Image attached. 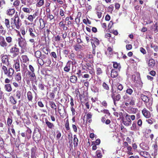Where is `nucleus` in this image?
Wrapping results in <instances>:
<instances>
[{
	"instance_id": "obj_1",
	"label": "nucleus",
	"mask_w": 158,
	"mask_h": 158,
	"mask_svg": "<svg viewBox=\"0 0 158 158\" xmlns=\"http://www.w3.org/2000/svg\"><path fill=\"white\" fill-rule=\"evenodd\" d=\"M19 19L18 15H15L14 16V19L12 18L10 25V30L15 29V28L19 29L20 28Z\"/></svg>"
},
{
	"instance_id": "obj_2",
	"label": "nucleus",
	"mask_w": 158,
	"mask_h": 158,
	"mask_svg": "<svg viewBox=\"0 0 158 158\" xmlns=\"http://www.w3.org/2000/svg\"><path fill=\"white\" fill-rule=\"evenodd\" d=\"M19 49L15 46L12 47L10 49V53L13 57L16 56L19 53Z\"/></svg>"
},
{
	"instance_id": "obj_3",
	"label": "nucleus",
	"mask_w": 158,
	"mask_h": 158,
	"mask_svg": "<svg viewBox=\"0 0 158 158\" xmlns=\"http://www.w3.org/2000/svg\"><path fill=\"white\" fill-rule=\"evenodd\" d=\"M0 46L5 49L8 46L4 38L2 36H0Z\"/></svg>"
},
{
	"instance_id": "obj_4",
	"label": "nucleus",
	"mask_w": 158,
	"mask_h": 158,
	"mask_svg": "<svg viewBox=\"0 0 158 158\" xmlns=\"http://www.w3.org/2000/svg\"><path fill=\"white\" fill-rule=\"evenodd\" d=\"M19 46L21 48H24L26 45L25 40L23 38L21 37L18 39Z\"/></svg>"
},
{
	"instance_id": "obj_5",
	"label": "nucleus",
	"mask_w": 158,
	"mask_h": 158,
	"mask_svg": "<svg viewBox=\"0 0 158 158\" xmlns=\"http://www.w3.org/2000/svg\"><path fill=\"white\" fill-rule=\"evenodd\" d=\"M14 70L12 68H10L7 70V73L6 75L9 78H11L13 77Z\"/></svg>"
},
{
	"instance_id": "obj_6",
	"label": "nucleus",
	"mask_w": 158,
	"mask_h": 158,
	"mask_svg": "<svg viewBox=\"0 0 158 158\" xmlns=\"http://www.w3.org/2000/svg\"><path fill=\"white\" fill-rule=\"evenodd\" d=\"M15 10L14 8H9L6 10V13L10 16H12L15 14Z\"/></svg>"
},
{
	"instance_id": "obj_7",
	"label": "nucleus",
	"mask_w": 158,
	"mask_h": 158,
	"mask_svg": "<svg viewBox=\"0 0 158 158\" xmlns=\"http://www.w3.org/2000/svg\"><path fill=\"white\" fill-rule=\"evenodd\" d=\"M13 67L14 68L16 72H19L20 71V63L19 60H17L14 63Z\"/></svg>"
},
{
	"instance_id": "obj_8",
	"label": "nucleus",
	"mask_w": 158,
	"mask_h": 158,
	"mask_svg": "<svg viewBox=\"0 0 158 158\" xmlns=\"http://www.w3.org/2000/svg\"><path fill=\"white\" fill-rule=\"evenodd\" d=\"M142 113L143 116L146 118H148L151 116L150 112L147 110L146 108H144L142 110Z\"/></svg>"
},
{
	"instance_id": "obj_9",
	"label": "nucleus",
	"mask_w": 158,
	"mask_h": 158,
	"mask_svg": "<svg viewBox=\"0 0 158 158\" xmlns=\"http://www.w3.org/2000/svg\"><path fill=\"white\" fill-rule=\"evenodd\" d=\"M2 62L4 64H8V59L7 56L6 55H3L1 58Z\"/></svg>"
},
{
	"instance_id": "obj_10",
	"label": "nucleus",
	"mask_w": 158,
	"mask_h": 158,
	"mask_svg": "<svg viewBox=\"0 0 158 158\" xmlns=\"http://www.w3.org/2000/svg\"><path fill=\"white\" fill-rule=\"evenodd\" d=\"M138 152L141 156L146 158H150L149 154L147 152L139 151Z\"/></svg>"
},
{
	"instance_id": "obj_11",
	"label": "nucleus",
	"mask_w": 158,
	"mask_h": 158,
	"mask_svg": "<svg viewBox=\"0 0 158 158\" xmlns=\"http://www.w3.org/2000/svg\"><path fill=\"white\" fill-rule=\"evenodd\" d=\"M86 117V121L89 123H91L92 122V114L91 112H89L85 114Z\"/></svg>"
},
{
	"instance_id": "obj_12",
	"label": "nucleus",
	"mask_w": 158,
	"mask_h": 158,
	"mask_svg": "<svg viewBox=\"0 0 158 158\" xmlns=\"http://www.w3.org/2000/svg\"><path fill=\"white\" fill-rule=\"evenodd\" d=\"M140 97L142 100L146 103H148L149 101L150 98L147 96L142 94Z\"/></svg>"
},
{
	"instance_id": "obj_13",
	"label": "nucleus",
	"mask_w": 158,
	"mask_h": 158,
	"mask_svg": "<svg viewBox=\"0 0 158 158\" xmlns=\"http://www.w3.org/2000/svg\"><path fill=\"white\" fill-rule=\"evenodd\" d=\"M136 99L133 97H130L129 98L128 102H129L130 105L133 106L135 105Z\"/></svg>"
},
{
	"instance_id": "obj_14",
	"label": "nucleus",
	"mask_w": 158,
	"mask_h": 158,
	"mask_svg": "<svg viewBox=\"0 0 158 158\" xmlns=\"http://www.w3.org/2000/svg\"><path fill=\"white\" fill-rule=\"evenodd\" d=\"M155 64V60L152 59H150L148 62V66L150 68H153Z\"/></svg>"
},
{
	"instance_id": "obj_15",
	"label": "nucleus",
	"mask_w": 158,
	"mask_h": 158,
	"mask_svg": "<svg viewBox=\"0 0 158 158\" xmlns=\"http://www.w3.org/2000/svg\"><path fill=\"white\" fill-rule=\"evenodd\" d=\"M44 0H37L36 4V7H40L44 5Z\"/></svg>"
},
{
	"instance_id": "obj_16",
	"label": "nucleus",
	"mask_w": 158,
	"mask_h": 158,
	"mask_svg": "<svg viewBox=\"0 0 158 158\" xmlns=\"http://www.w3.org/2000/svg\"><path fill=\"white\" fill-rule=\"evenodd\" d=\"M71 63L69 61L66 64L64 68V71L66 72H69L70 69Z\"/></svg>"
},
{
	"instance_id": "obj_17",
	"label": "nucleus",
	"mask_w": 158,
	"mask_h": 158,
	"mask_svg": "<svg viewBox=\"0 0 158 158\" xmlns=\"http://www.w3.org/2000/svg\"><path fill=\"white\" fill-rule=\"evenodd\" d=\"M34 30L35 31V29L33 30L32 28L30 27H28V32L29 33L30 36L32 38H34L36 37L34 33Z\"/></svg>"
},
{
	"instance_id": "obj_18",
	"label": "nucleus",
	"mask_w": 158,
	"mask_h": 158,
	"mask_svg": "<svg viewBox=\"0 0 158 158\" xmlns=\"http://www.w3.org/2000/svg\"><path fill=\"white\" fill-rule=\"evenodd\" d=\"M5 90L8 92H10L12 90L11 85L10 84H7L4 85Z\"/></svg>"
},
{
	"instance_id": "obj_19",
	"label": "nucleus",
	"mask_w": 158,
	"mask_h": 158,
	"mask_svg": "<svg viewBox=\"0 0 158 158\" xmlns=\"http://www.w3.org/2000/svg\"><path fill=\"white\" fill-rule=\"evenodd\" d=\"M127 150L126 152L129 155H132L133 152L132 150V148L130 146L126 148Z\"/></svg>"
},
{
	"instance_id": "obj_20",
	"label": "nucleus",
	"mask_w": 158,
	"mask_h": 158,
	"mask_svg": "<svg viewBox=\"0 0 158 158\" xmlns=\"http://www.w3.org/2000/svg\"><path fill=\"white\" fill-rule=\"evenodd\" d=\"M36 148L35 147L31 148V157L34 158L35 157V153L36 152Z\"/></svg>"
},
{
	"instance_id": "obj_21",
	"label": "nucleus",
	"mask_w": 158,
	"mask_h": 158,
	"mask_svg": "<svg viewBox=\"0 0 158 158\" xmlns=\"http://www.w3.org/2000/svg\"><path fill=\"white\" fill-rule=\"evenodd\" d=\"M118 75V72L114 69H112L111 72V76L112 77L115 78Z\"/></svg>"
},
{
	"instance_id": "obj_22",
	"label": "nucleus",
	"mask_w": 158,
	"mask_h": 158,
	"mask_svg": "<svg viewBox=\"0 0 158 158\" xmlns=\"http://www.w3.org/2000/svg\"><path fill=\"white\" fill-rule=\"evenodd\" d=\"M45 123L48 127L51 129L53 128L54 127V125L52 123L50 122L48 120H45Z\"/></svg>"
},
{
	"instance_id": "obj_23",
	"label": "nucleus",
	"mask_w": 158,
	"mask_h": 158,
	"mask_svg": "<svg viewBox=\"0 0 158 158\" xmlns=\"http://www.w3.org/2000/svg\"><path fill=\"white\" fill-rule=\"evenodd\" d=\"M73 141L74 147H77L78 145V140L77 138V135H73Z\"/></svg>"
},
{
	"instance_id": "obj_24",
	"label": "nucleus",
	"mask_w": 158,
	"mask_h": 158,
	"mask_svg": "<svg viewBox=\"0 0 158 158\" xmlns=\"http://www.w3.org/2000/svg\"><path fill=\"white\" fill-rule=\"evenodd\" d=\"M26 135L27 138L28 139H30L31 137V130L29 128L27 127V129L26 130Z\"/></svg>"
},
{
	"instance_id": "obj_25",
	"label": "nucleus",
	"mask_w": 158,
	"mask_h": 158,
	"mask_svg": "<svg viewBox=\"0 0 158 158\" xmlns=\"http://www.w3.org/2000/svg\"><path fill=\"white\" fill-rule=\"evenodd\" d=\"M70 80L71 82L74 83H75L77 81V77L75 76H72L70 77Z\"/></svg>"
},
{
	"instance_id": "obj_26",
	"label": "nucleus",
	"mask_w": 158,
	"mask_h": 158,
	"mask_svg": "<svg viewBox=\"0 0 158 158\" xmlns=\"http://www.w3.org/2000/svg\"><path fill=\"white\" fill-rule=\"evenodd\" d=\"M27 96L28 101L31 102L33 98V96L31 92L30 91L28 92L27 93Z\"/></svg>"
},
{
	"instance_id": "obj_27",
	"label": "nucleus",
	"mask_w": 158,
	"mask_h": 158,
	"mask_svg": "<svg viewBox=\"0 0 158 158\" xmlns=\"http://www.w3.org/2000/svg\"><path fill=\"white\" fill-rule=\"evenodd\" d=\"M20 3V2L19 0H15L13 3V6L15 8H18L19 6Z\"/></svg>"
},
{
	"instance_id": "obj_28",
	"label": "nucleus",
	"mask_w": 158,
	"mask_h": 158,
	"mask_svg": "<svg viewBox=\"0 0 158 158\" xmlns=\"http://www.w3.org/2000/svg\"><path fill=\"white\" fill-rule=\"evenodd\" d=\"M15 79L16 81L19 82L21 81V76L20 73H17L15 76Z\"/></svg>"
},
{
	"instance_id": "obj_29",
	"label": "nucleus",
	"mask_w": 158,
	"mask_h": 158,
	"mask_svg": "<svg viewBox=\"0 0 158 158\" xmlns=\"http://www.w3.org/2000/svg\"><path fill=\"white\" fill-rule=\"evenodd\" d=\"M21 61L23 63H26L29 61V59L26 55H22L21 56Z\"/></svg>"
},
{
	"instance_id": "obj_30",
	"label": "nucleus",
	"mask_w": 158,
	"mask_h": 158,
	"mask_svg": "<svg viewBox=\"0 0 158 158\" xmlns=\"http://www.w3.org/2000/svg\"><path fill=\"white\" fill-rule=\"evenodd\" d=\"M6 42L7 44H10L12 42V38L10 36H6Z\"/></svg>"
},
{
	"instance_id": "obj_31",
	"label": "nucleus",
	"mask_w": 158,
	"mask_h": 158,
	"mask_svg": "<svg viewBox=\"0 0 158 158\" xmlns=\"http://www.w3.org/2000/svg\"><path fill=\"white\" fill-rule=\"evenodd\" d=\"M4 23L7 28L10 29V21L8 19H6L5 20Z\"/></svg>"
},
{
	"instance_id": "obj_32",
	"label": "nucleus",
	"mask_w": 158,
	"mask_h": 158,
	"mask_svg": "<svg viewBox=\"0 0 158 158\" xmlns=\"http://www.w3.org/2000/svg\"><path fill=\"white\" fill-rule=\"evenodd\" d=\"M123 124L126 126L128 127L131 126V122L130 121H125V120H123Z\"/></svg>"
},
{
	"instance_id": "obj_33",
	"label": "nucleus",
	"mask_w": 158,
	"mask_h": 158,
	"mask_svg": "<svg viewBox=\"0 0 158 158\" xmlns=\"http://www.w3.org/2000/svg\"><path fill=\"white\" fill-rule=\"evenodd\" d=\"M112 98H113V100H116L118 101L121 98V96L119 94L117 95L115 97H114L113 95L111 96Z\"/></svg>"
},
{
	"instance_id": "obj_34",
	"label": "nucleus",
	"mask_w": 158,
	"mask_h": 158,
	"mask_svg": "<svg viewBox=\"0 0 158 158\" xmlns=\"http://www.w3.org/2000/svg\"><path fill=\"white\" fill-rule=\"evenodd\" d=\"M130 128L131 130L132 131H135L137 129L136 125L135 122H133L132 126H131L130 127Z\"/></svg>"
},
{
	"instance_id": "obj_35",
	"label": "nucleus",
	"mask_w": 158,
	"mask_h": 158,
	"mask_svg": "<svg viewBox=\"0 0 158 158\" xmlns=\"http://www.w3.org/2000/svg\"><path fill=\"white\" fill-rule=\"evenodd\" d=\"M113 67L114 68L119 69L120 68V65L119 64L116 62H114L113 64Z\"/></svg>"
},
{
	"instance_id": "obj_36",
	"label": "nucleus",
	"mask_w": 158,
	"mask_h": 158,
	"mask_svg": "<svg viewBox=\"0 0 158 158\" xmlns=\"http://www.w3.org/2000/svg\"><path fill=\"white\" fill-rule=\"evenodd\" d=\"M124 115L125 117V119L126 121L129 122L130 121L131 122V120L129 115L128 114L126 113L124 114Z\"/></svg>"
},
{
	"instance_id": "obj_37",
	"label": "nucleus",
	"mask_w": 158,
	"mask_h": 158,
	"mask_svg": "<svg viewBox=\"0 0 158 158\" xmlns=\"http://www.w3.org/2000/svg\"><path fill=\"white\" fill-rule=\"evenodd\" d=\"M65 127L66 130L67 131H69L70 130V127H69V123L68 119L66 120L65 123Z\"/></svg>"
},
{
	"instance_id": "obj_38",
	"label": "nucleus",
	"mask_w": 158,
	"mask_h": 158,
	"mask_svg": "<svg viewBox=\"0 0 158 158\" xmlns=\"http://www.w3.org/2000/svg\"><path fill=\"white\" fill-rule=\"evenodd\" d=\"M10 102L13 104H15L16 103V101L15 99L14 98L13 96H10L9 98Z\"/></svg>"
},
{
	"instance_id": "obj_39",
	"label": "nucleus",
	"mask_w": 158,
	"mask_h": 158,
	"mask_svg": "<svg viewBox=\"0 0 158 158\" xmlns=\"http://www.w3.org/2000/svg\"><path fill=\"white\" fill-rule=\"evenodd\" d=\"M130 112L131 113L135 114L138 111V109L136 108H131L130 109Z\"/></svg>"
},
{
	"instance_id": "obj_40",
	"label": "nucleus",
	"mask_w": 158,
	"mask_h": 158,
	"mask_svg": "<svg viewBox=\"0 0 158 158\" xmlns=\"http://www.w3.org/2000/svg\"><path fill=\"white\" fill-rule=\"evenodd\" d=\"M49 104L51 107L55 110L56 109V105L55 104L54 102L52 101L50 102H49Z\"/></svg>"
},
{
	"instance_id": "obj_41",
	"label": "nucleus",
	"mask_w": 158,
	"mask_h": 158,
	"mask_svg": "<svg viewBox=\"0 0 158 158\" xmlns=\"http://www.w3.org/2000/svg\"><path fill=\"white\" fill-rule=\"evenodd\" d=\"M2 70L4 74L6 75V74L7 73L8 70L7 67L4 65H3L2 67Z\"/></svg>"
},
{
	"instance_id": "obj_42",
	"label": "nucleus",
	"mask_w": 158,
	"mask_h": 158,
	"mask_svg": "<svg viewBox=\"0 0 158 158\" xmlns=\"http://www.w3.org/2000/svg\"><path fill=\"white\" fill-rule=\"evenodd\" d=\"M87 69L89 70V72L90 74H93L94 73V69L91 66H90V67H88Z\"/></svg>"
},
{
	"instance_id": "obj_43",
	"label": "nucleus",
	"mask_w": 158,
	"mask_h": 158,
	"mask_svg": "<svg viewBox=\"0 0 158 158\" xmlns=\"http://www.w3.org/2000/svg\"><path fill=\"white\" fill-rule=\"evenodd\" d=\"M41 55V52L39 51H36L35 53V55L36 57L39 58H40Z\"/></svg>"
},
{
	"instance_id": "obj_44",
	"label": "nucleus",
	"mask_w": 158,
	"mask_h": 158,
	"mask_svg": "<svg viewBox=\"0 0 158 158\" xmlns=\"http://www.w3.org/2000/svg\"><path fill=\"white\" fill-rule=\"evenodd\" d=\"M6 4L5 0H0V7L3 8V6Z\"/></svg>"
},
{
	"instance_id": "obj_45",
	"label": "nucleus",
	"mask_w": 158,
	"mask_h": 158,
	"mask_svg": "<svg viewBox=\"0 0 158 158\" xmlns=\"http://www.w3.org/2000/svg\"><path fill=\"white\" fill-rule=\"evenodd\" d=\"M98 88L95 86H93L91 88L92 91L95 93L98 92Z\"/></svg>"
},
{
	"instance_id": "obj_46",
	"label": "nucleus",
	"mask_w": 158,
	"mask_h": 158,
	"mask_svg": "<svg viewBox=\"0 0 158 158\" xmlns=\"http://www.w3.org/2000/svg\"><path fill=\"white\" fill-rule=\"evenodd\" d=\"M47 18L49 19L50 20H52L54 18V16L52 15L50 13L47 14Z\"/></svg>"
},
{
	"instance_id": "obj_47",
	"label": "nucleus",
	"mask_w": 158,
	"mask_h": 158,
	"mask_svg": "<svg viewBox=\"0 0 158 158\" xmlns=\"http://www.w3.org/2000/svg\"><path fill=\"white\" fill-rule=\"evenodd\" d=\"M29 74L31 78H32L33 79H35L36 78L35 74L34 72H29Z\"/></svg>"
},
{
	"instance_id": "obj_48",
	"label": "nucleus",
	"mask_w": 158,
	"mask_h": 158,
	"mask_svg": "<svg viewBox=\"0 0 158 158\" xmlns=\"http://www.w3.org/2000/svg\"><path fill=\"white\" fill-rule=\"evenodd\" d=\"M22 10L25 12L29 13L30 12V9L28 8L23 7Z\"/></svg>"
},
{
	"instance_id": "obj_49",
	"label": "nucleus",
	"mask_w": 158,
	"mask_h": 158,
	"mask_svg": "<svg viewBox=\"0 0 158 158\" xmlns=\"http://www.w3.org/2000/svg\"><path fill=\"white\" fill-rule=\"evenodd\" d=\"M96 154L97 158H101L102 155L101 152L99 151H97L96 152Z\"/></svg>"
},
{
	"instance_id": "obj_50",
	"label": "nucleus",
	"mask_w": 158,
	"mask_h": 158,
	"mask_svg": "<svg viewBox=\"0 0 158 158\" xmlns=\"http://www.w3.org/2000/svg\"><path fill=\"white\" fill-rule=\"evenodd\" d=\"M38 63L41 65H43L45 62H44V61L41 58L39 59L38 60Z\"/></svg>"
},
{
	"instance_id": "obj_51",
	"label": "nucleus",
	"mask_w": 158,
	"mask_h": 158,
	"mask_svg": "<svg viewBox=\"0 0 158 158\" xmlns=\"http://www.w3.org/2000/svg\"><path fill=\"white\" fill-rule=\"evenodd\" d=\"M16 97L18 99H20L21 96V93L19 91H17L16 92Z\"/></svg>"
},
{
	"instance_id": "obj_52",
	"label": "nucleus",
	"mask_w": 158,
	"mask_h": 158,
	"mask_svg": "<svg viewBox=\"0 0 158 158\" xmlns=\"http://www.w3.org/2000/svg\"><path fill=\"white\" fill-rule=\"evenodd\" d=\"M133 92V90L130 88L127 89L126 90V93L130 95Z\"/></svg>"
},
{
	"instance_id": "obj_53",
	"label": "nucleus",
	"mask_w": 158,
	"mask_h": 158,
	"mask_svg": "<svg viewBox=\"0 0 158 158\" xmlns=\"http://www.w3.org/2000/svg\"><path fill=\"white\" fill-rule=\"evenodd\" d=\"M102 86L103 88L106 90H108L109 89V87L108 85L104 82L103 83Z\"/></svg>"
},
{
	"instance_id": "obj_54",
	"label": "nucleus",
	"mask_w": 158,
	"mask_h": 158,
	"mask_svg": "<svg viewBox=\"0 0 158 158\" xmlns=\"http://www.w3.org/2000/svg\"><path fill=\"white\" fill-rule=\"evenodd\" d=\"M70 109L71 111L72 112V115L73 116H74L75 114L76 113H77V112H76L75 109L74 108L73 106H71L70 107Z\"/></svg>"
},
{
	"instance_id": "obj_55",
	"label": "nucleus",
	"mask_w": 158,
	"mask_h": 158,
	"mask_svg": "<svg viewBox=\"0 0 158 158\" xmlns=\"http://www.w3.org/2000/svg\"><path fill=\"white\" fill-rule=\"evenodd\" d=\"M97 74L98 75H100L101 74L102 72V71L101 69L99 68H97L96 69Z\"/></svg>"
},
{
	"instance_id": "obj_56",
	"label": "nucleus",
	"mask_w": 158,
	"mask_h": 158,
	"mask_svg": "<svg viewBox=\"0 0 158 158\" xmlns=\"http://www.w3.org/2000/svg\"><path fill=\"white\" fill-rule=\"evenodd\" d=\"M86 9L88 11L91 10L92 7L90 5L88 4H87L86 5Z\"/></svg>"
},
{
	"instance_id": "obj_57",
	"label": "nucleus",
	"mask_w": 158,
	"mask_h": 158,
	"mask_svg": "<svg viewBox=\"0 0 158 158\" xmlns=\"http://www.w3.org/2000/svg\"><path fill=\"white\" fill-rule=\"evenodd\" d=\"M12 119H10V118H8L7 121V123L8 126H10L11 125V124L12 123Z\"/></svg>"
},
{
	"instance_id": "obj_58",
	"label": "nucleus",
	"mask_w": 158,
	"mask_h": 158,
	"mask_svg": "<svg viewBox=\"0 0 158 158\" xmlns=\"http://www.w3.org/2000/svg\"><path fill=\"white\" fill-rule=\"evenodd\" d=\"M57 135L56 136V138L57 139H59L61 136V133L58 131H56Z\"/></svg>"
},
{
	"instance_id": "obj_59",
	"label": "nucleus",
	"mask_w": 158,
	"mask_h": 158,
	"mask_svg": "<svg viewBox=\"0 0 158 158\" xmlns=\"http://www.w3.org/2000/svg\"><path fill=\"white\" fill-rule=\"evenodd\" d=\"M123 147L124 148H126L127 147L130 146L129 145L128 143L126 141L124 142L123 143Z\"/></svg>"
},
{
	"instance_id": "obj_60",
	"label": "nucleus",
	"mask_w": 158,
	"mask_h": 158,
	"mask_svg": "<svg viewBox=\"0 0 158 158\" xmlns=\"http://www.w3.org/2000/svg\"><path fill=\"white\" fill-rule=\"evenodd\" d=\"M108 40L112 44H114L115 43V39L113 38H109Z\"/></svg>"
},
{
	"instance_id": "obj_61",
	"label": "nucleus",
	"mask_w": 158,
	"mask_h": 158,
	"mask_svg": "<svg viewBox=\"0 0 158 158\" xmlns=\"http://www.w3.org/2000/svg\"><path fill=\"white\" fill-rule=\"evenodd\" d=\"M60 37L59 35H57L55 37V40L56 41L58 42L60 40Z\"/></svg>"
},
{
	"instance_id": "obj_62",
	"label": "nucleus",
	"mask_w": 158,
	"mask_h": 158,
	"mask_svg": "<svg viewBox=\"0 0 158 158\" xmlns=\"http://www.w3.org/2000/svg\"><path fill=\"white\" fill-rule=\"evenodd\" d=\"M140 51L141 52H142V53H143L144 54H146V51L145 50V49L141 47V48H140Z\"/></svg>"
},
{
	"instance_id": "obj_63",
	"label": "nucleus",
	"mask_w": 158,
	"mask_h": 158,
	"mask_svg": "<svg viewBox=\"0 0 158 158\" xmlns=\"http://www.w3.org/2000/svg\"><path fill=\"white\" fill-rule=\"evenodd\" d=\"M118 117H119V119H123V114L122 112H120L118 114Z\"/></svg>"
},
{
	"instance_id": "obj_64",
	"label": "nucleus",
	"mask_w": 158,
	"mask_h": 158,
	"mask_svg": "<svg viewBox=\"0 0 158 158\" xmlns=\"http://www.w3.org/2000/svg\"><path fill=\"white\" fill-rule=\"evenodd\" d=\"M126 48L127 50H130L132 48V46L131 44H127L126 45Z\"/></svg>"
}]
</instances>
